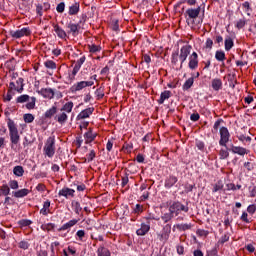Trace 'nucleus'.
I'll return each mask as SVG.
<instances>
[{"mask_svg":"<svg viewBox=\"0 0 256 256\" xmlns=\"http://www.w3.org/2000/svg\"><path fill=\"white\" fill-rule=\"evenodd\" d=\"M25 83L23 78H18L16 82L12 81L9 83V89L11 91H17V93H23Z\"/></svg>","mask_w":256,"mask_h":256,"instance_id":"obj_8","label":"nucleus"},{"mask_svg":"<svg viewBox=\"0 0 256 256\" xmlns=\"http://www.w3.org/2000/svg\"><path fill=\"white\" fill-rule=\"evenodd\" d=\"M219 157H220L221 160L227 159V158L229 157V150H227V149H221V150L219 151Z\"/></svg>","mask_w":256,"mask_h":256,"instance_id":"obj_46","label":"nucleus"},{"mask_svg":"<svg viewBox=\"0 0 256 256\" xmlns=\"http://www.w3.org/2000/svg\"><path fill=\"white\" fill-rule=\"evenodd\" d=\"M54 31H55L57 37H59L60 39L67 38V32H65V30H63V28H61L59 25H57V24L54 25Z\"/></svg>","mask_w":256,"mask_h":256,"instance_id":"obj_24","label":"nucleus"},{"mask_svg":"<svg viewBox=\"0 0 256 256\" xmlns=\"http://www.w3.org/2000/svg\"><path fill=\"white\" fill-rule=\"evenodd\" d=\"M176 251H177L178 255H183L185 253V248L181 245H178L176 247Z\"/></svg>","mask_w":256,"mask_h":256,"instance_id":"obj_62","label":"nucleus"},{"mask_svg":"<svg viewBox=\"0 0 256 256\" xmlns=\"http://www.w3.org/2000/svg\"><path fill=\"white\" fill-rule=\"evenodd\" d=\"M93 111H95V108H93V107H89V108L82 110L77 116V121H81L83 119H89V117H91V115H93Z\"/></svg>","mask_w":256,"mask_h":256,"instance_id":"obj_14","label":"nucleus"},{"mask_svg":"<svg viewBox=\"0 0 256 256\" xmlns=\"http://www.w3.org/2000/svg\"><path fill=\"white\" fill-rule=\"evenodd\" d=\"M230 151H232L236 155H241V156L247 155V153H249V150L241 146H233V145L231 146Z\"/></svg>","mask_w":256,"mask_h":256,"instance_id":"obj_21","label":"nucleus"},{"mask_svg":"<svg viewBox=\"0 0 256 256\" xmlns=\"http://www.w3.org/2000/svg\"><path fill=\"white\" fill-rule=\"evenodd\" d=\"M193 83H195V78L190 77L184 84H183V90L188 91V89H191L193 87Z\"/></svg>","mask_w":256,"mask_h":256,"instance_id":"obj_33","label":"nucleus"},{"mask_svg":"<svg viewBox=\"0 0 256 256\" xmlns=\"http://www.w3.org/2000/svg\"><path fill=\"white\" fill-rule=\"evenodd\" d=\"M223 189V182L218 181L216 184H214L212 192L217 193V191H221Z\"/></svg>","mask_w":256,"mask_h":256,"instance_id":"obj_44","label":"nucleus"},{"mask_svg":"<svg viewBox=\"0 0 256 256\" xmlns=\"http://www.w3.org/2000/svg\"><path fill=\"white\" fill-rule=\"evenodd\" d=\"M23 119L26 123H33L35 116H33V114H24Z\"/></svg>","mask_w":256,"mask_h":256,"instance_id":"obj_47","label":"nucleus"},{"mask_svg":"<svg viewBox=\"0 0 256 256\" xmlns=\"http://www.w3.org/2000/svg\"><path fill=\"white\" fill-rule=\"evenodd\" d=\"M178 62H179V54L178 53H173L172 54V63H173V65H177Z\"/></svg>","mask_w":256,"mask_h":256,"instance_id":"obj_57","label":"nucleus"},{"mask_svg":"<svg viewBox=\"0 0 256 256\" xmlns=\"http://www.w3.org/2000/svg\"><path fill=\"white\" fill-rule=\"evenodd\" d=\"M76 237H78L79 241H83V238L85 237V230H78L76 232Z\"/></svg>","mask_w":256,"mask_h":256,"instance_id":"obj_55","label":"nucleus"},{"mask_svg":"<svg viewBox=\"0 0 256 256\" xmlns=\"http://www.w3.org/2000/svg\"><path fill=\"white\" fill-rule=\"evenodd\" d=\"M72 207L76 215H79V213L83 211V208H81V204L79 202H72Z\"/></svg>","mask_w":256,"mask_h":256,"instance_id":"obj_41","label":"nucleus"},{"mask_svg":"<svg viewBox=\"0 0 256 256\" xmlns=\"http://www.w3.org/2000/svg\"><path fill=\"white\" fill-rule=\"evenodd\" d=\"M173 214L171 212L169 213H164L162 216H161V219L162 221H164V223H169V221H171V219H173Z\"/></svg>","mask_w":256,"mask_h":256,"instance_id":"obj_42","label":"nucleus"},{"mask_svg":"<svg viewBox=\"0 0 256 256\" xmlns=\"http://www.w3.org/2000/svg\"><path fill=\"white\" fill-rule=\"evenodd\" d=\"M49 207H51V201L47 200L43 204V208L40 210L41 215H49L51 213V210H49Z\"/></svg>","mask_w":256,"mask_h":256,"instance_id":"obj_28","label":"nucleus"},{"mask_svg":"<svg viewBox=\"0 0 256 256\" xmlns=\"http://www.w3.org/2000/svg\"><path fill=\"white\" fill-rule=\"evenodd\" d=\"M36 189L38 190V191H40V193H43L44 191H45V189H46V187H45V185L44 184H38L37 186H36Z\"/></svg>","mask_w":256,"mask_h":256,"instance_id":"obj_63","label":"nucleus"},{"mask_svg":"<svg viewBox=\"0 0 256 256\" xmlns=\"http://www.w3.org/2000/svg\"><path fill=\"white\" fill-rule=\"evenodd\" d=\"M37 94L44 97V99H53L55 97V91L51 88H42L37 90Z\"/></svg>","mask_w":256,"mask_h":256,"instance_id":"obj_12","label":"nucleus"},{"mask_svg":"<svg viewBox=\"0 0 256 256\" xmlns=\"http://www.w3.org/2000/svg\"><path fill=\"white\" fill-rule=\"evenodd\" d=\"M16 103H26L25 107L29 111L35 109V105L37 103V98L36 97H30L27 94H22L17 97Z\"/></svg>","mask_w":256,"mask_h":256,"instance_id":"obj_2","label":"nucleus"},{"mask_svg":"<svg viewBox=\"0 0 256 256\" xmlns=\"http://www.w3.org/2000/svg\"><path fill=\"white\" fill-rule=\"evenodd\" d=\"M11 99H13V91H10V88H9L7 95L4 97V101H11Z\"/></svg>","mask_w":256,"mask_h":256,"instance_id":"obj_56","label":"nucleus"},{"mask_svg":"<svg viewBox=\"0 0 256 256\" xmlns=\"http://www.w3.org/2000/svg\"><path fill=\"white\" fill-rule=\"evenodd\" d=\"M199 15H201V6H197L196 8H188L184 13L187 23H189V21L194 22L195 19L199 18Z\"/></svg>","mask_w":256,"mask_h":256,"instance_id":"obj_5","label":"nucleus"},{"mask_svg":"<svg viewBox=\"0 0 256 256\" xmlns=\"http://www.w3.org/2000/svg\"><path fill=\"white\" fill-rule=\"evenodd\" d=\"M10 194H11V188L9 187V184H3L0 188V195L7 197V195H10Z\"/></svg>","mask_w":256,"mask_h":256,"instance_id":"obj_30","label":"nucleus"},{"mask_svg":"<svg viewBox=\"0 0 256 256\" xmlns=\"http://www.w3.org/2000/svg\"><path fill=\"white\" fill-rule=\"evenodd\" d=\"M206 49H213V40L211 38L206 40Z\"/></svg>","mask_w":256,"mask_h":256,"instance_id":"obj_61","label":"nucleus"},{"mask_svg":"<svg viewBox=\"0 0 256 256\" xmlns=\"http://www.w3.org/2000/svg\"><path fill=\"white\" fill-rule=\"evenodd\" d=\"M191 45H184L180 49V54H179V60L181 62V67H183V63L187 61V58L189 55H191Z\"/></svg>","mask_w":256,"mask_h":256,"instance_id":"obj_10","label":"nucleus"},{"mask_svg":"<svg viewBox=\"0 0 256 256\" xmlns=\"http://www.w3.org/2000/svg\"><path fill=\"white\" fill-rule=\"evenodd\" d=\"M61 111H65L66 113H71L73 111V102H67L62 108Z\"/></svg>","mask_w":256,"mask_h":256,"instance_id":"obj_40","label":"nucleus"},{"mask_svg":"<svg viewBox=\"0 0 256 256\" xmlns=\"http://www.w3.org/2000/svg\"><path fill=\"white\" fill-rule=\"evenodd\" d=\"M67 28L70 29L68 33H72V35H76L79 33L80 26L79 24H74L73 22L68 23Z\"/></svg>","mask_w":256,"mask_h":256,"instance_id":"obj_27","label":"nucleus"},{"mask_svg":"<svg viewBox=\"0 0 256 256\" xmlns=\"http://www.w3.org/2000/svg\"><path fill=\"white\" fill-rule=\"evenodd\" d=\"M169 237H171V224H166L161 232L157 233V239L162 245H165L169 241Z\"/></svg>","mask_w":256,"mask_h":256,"instance_id":"obj_4","label":"nucleus"},{"mask_svg":"<svg viewBox=\"0 0 256 256\" xmlns=\"http://www.w3.org/2000/svg\"><path fill=\"white\" fill-rule=\"evenodd\" d=\"M49 9H51V4L48 2L36 5V13L39 17H43V11H49Z\"/></svg>","mask_w":256,"mask_h":256,"instance_id":"obj_15","label":"nucleus"},{"mask_svg":"<svg viewBox=\"0 0 256 256\" xmlns=\"http://www.w3.org/2000/svg\"><path fill=\"white\" fill-rule=\"evenodd\" d=\"M89 51L90 53H99L101 52V46L95 44L89 45Z\"/></svg>","mask_w":256,"mask_h":256,"instance_id":"obj_43","label":"nucleus"},{"mask_svg":"<svg viewBox=\"0 0 256 256\" xmlns=\"http://www.w3.org/2000/svg\"><path fill=\"white\" fill-rule=\"evenodd\" d=\"M211 85L214 91H221L223 89V81L219 78L213 79Z\"/></svg>","mask_w":256,"mask_h":256,"instance_id":"obj_25","label":"nucleus"},{"mask_svg":"<svg viewBox=\"0 0 256 256\" xmlns=\"http://www.w3.org/2000/svg\"><path fill=\"white\" fill-rule=\"evenodd\" d=\"M56 119L60 125H63V123H65V121L68 119L67 113H61L60 115L56 116Z\"/></svg>","mask_w":256,"mask_h":256,"instance_id":"obj_38","label":"nucleus"},{"mask_svg":"<svg viewBox=\"0 0 256 256\" xmlns=\"http://www.w3.org/2000/svg\"><path fill=\"white\" fill-rule=\"evenodd\" d=\"M189 69L192 71H195L199 67V55H197V52H193L189 56V63H188Z\"/></svg>","mask_w":256,"mask_h":256,"instance_id":"obj_11","label":"nucleus"},{"mask_svg":"<svg viewBox=\"0 0 256 256\" xmlns=\"http://www.w3.org/2000/svg\"><path fill=\"white\" fill-rule=\"evenodd\" d=\"M177 181H179L177 176L170 175L168 178H166L164 186L166 189H171V187H173Z\"/></svg>","mask_w":256,"mask_h":256,"instance_id":"obj_20","label":"nucleus"},{"mask_svg":"<svg viewBox=\"0 0 256 256\" xmlns=\"http://www.w3.org/2000/svg\"><path fill=\"white\" fill-rule=\"evenodd\" d=\"M18 247L20 249H24V250H27L29 249V242L28 241H25V240H22L18 243Z\"/></svg>","mask_w":256,"mask_h":256,"instance_id":"obj_49","label":"nucleus"},{"mask_svg":"<svg viewBox=\"0 0 256 256\" xmlns=\"http://www.w3.org/2000/svg\"><path fill=\"white\" fill-rule=\"evenodd\" d=\"M93 85H95L93 81H80L70 87V92L79 93V91H83L87 87H93Z\"/></svg>","mask_w":256,"mask_h":256,"instance_id":"obj_7","label":"nucleus"},{"mask_svg":"<svg viewBox=\"0 0 256 256\" xmlns=\"http://www.w3.org/2000/svg\"><path fill=\"white\" fill-rule=\"evenodd\" d=\"M245 19H240L236 22L237 29H243L245 27Z\"/></svg>","mask_w":256,"mask_h":256,"instance_id":"obj_54","label":"nucleus"},{"mask_svg":"<svg viewBox=\"0 0 256 256\" xmlns=\"http://www.w3.org/2000/svg\"><path fill=\"white\" fill-rule=\"evenodd\" d=\"M8 186L10 189L17 190L19 189V182L17 180H10Z\"/></svg>","mask_w":256,"mask_h":256,"instance_id":"obj_45","label":"nucleus"},{"mask_svg":"<svg viewBox=\"0 0 256 256\" xmlns=\"http://www.w3.org/2000/svg\"><path fill=\"white\" fill-rule=\"evenodd\" d=\"M196 147L199 149V151H203L205 149V143L202 141H196Z\"/></svg>","mask_w":256,"mask_h":256,"instance_id":"obj_58","label":"nucleus"},{"mask_svg":"<svg viewBox=\"0 0 256 256\" xmlns=\"http://www.w3.org/2000/svg\"><path fill=\"white\" fill-rule=\"evenodd\" d=\"M171 97V91L166 90L160 94V99L158 100L159 105H163L167 99Z\"/></svg>","mask_w":256,"mask_h":256,"instance_id":"obj_26","label":"nucleus"},{"mask_svg":"<svg viewBox=\"0 0 256 256\" xmlns=\"http://www.w3.org/2000/svg\"><path fill=\"white\" fill-rule=\"evenodd\" d=\"M239 189H241V185L237 184H233V183H228L226 184V191H239Z\"/></svg>","mask_w":256,"mask_h":256,"instance_id":"obj_37","label":"nucleus"},{"mask_svg":"<svg viewBox=\"0 0 256 256\" xmlns=\"http://www.w3.org/2000/svg\"><path fill=\"white\" fill-rule=\"evenodd\" d=\"M193 225L191 223L186 224H176L173 226V231L177 229V231H189L191 230Z\"/></svg>","mask_w":256,"mask_h":256,"instance_id":"obj_23","label":"nucleus"},{"mask_svg":"<svg viewBox=\"0 0 256 256\" xmlns=\"http://www.w3.org/2000/svg\"><path fill=\"white\" fill-rule=\"evenodd\" d=\"M29 193H31V191H29V189L23 188V189H20L17 191H13L12 195L16 199H23V197H27V195H29Z\"/></svg>","mask_w":256,"mask_h":256,"instance_id":"obj_18","label":"nucleus"},{"mask_svg":"<svg viewBox=\"0 0 256 256\" xmlns=\"http://www.w3.org/2000/svg\"><path fill=\"white\" fill-rule=\"evenodd\" d=\"M229 233H225L218 241V243H220L221 245H223L224 243H227V241H229Z\"/></svg>","mask_w":256,"mask_h":256,"instance_id":"obj_51","label":"nucleus"},{"mask_svg":"<svg viewBox=\"0 0 256 256\" xmlns=\"http://www.w3.org/2000/svg\"><path fill=\"white\" fill-rule=\"evenodd\" d=\"M96 137L97 133H93V129L90 128L89 131L84 134L85 143H93Z\"/></svg>","mask_w":256,"mask_h":256,"instance_id":"obj_22","label":"nucleus"},{"mask_svg":"<svg viewBox=\"0 0 256 256\" xmlns=\"http://www.w3.org/2000/svg\"><path fill=\"white\" fill-rule=\"evenodd\" d=\"M224 45H225L226 51H231V49H233V45H234L233 39L231 37L226 38Z\"/></svg>","mask_w":256,"mask_h":256,"instance_id":"obj_34","label":"nucleus"},{"mask_svg":"<svg viewBox=\"0 0 256 256\" xmlns=\"http://www.w3.org/2000/svg\"><path fill=\"white\" fill-rule=\"evenodd\" d=\"M77 223H79V219H72L70 221H68L67 223L63 224L58 231H69V229H71V227H75V225H77Z\"/></svg>","mask_w":256,"mask_h":256,"instance_id":"obj_19","label":"nucleus"},{"mask_svg":"<svg viewBox=\"0 0 256 256\" xmlns=\"http://www.w3.org/2000/svg\"><path fill=\"white\" fill-rule=\"evenodd\" d=\"M96 153L95 150H91L87 155H86V161L88 163H91L95 159Z\"/></svg>","mask_w":256,"mask_h":256,"instance_id":"obj_48","label":"nucleus"},{"mask_svg":"<svg viewBox=\"0 0 256 256\" xmlns=\"http://www.w3.org/2000/svg\"><path fill=\"white\" fill-rule=\"evenodd\" d=\"M148 231H151V225H149V223L148 224L141 223L140 228L136 230V234L139 237H143Z\"/></svg>","mask_w":256,"mask_h":256,"instance_id":"obj_17","label":"nucleus"},{"mask_svg":"<svg viewBox=\"0 0 256 256\" xmlns=\"http://www.w3.org/2000/svg\"><path fill=\"white\" fill-rule=\"evenodd\" d=\"M59 197H65L69 199V197H75V190L71 188H63L58 193Z\"/></svg>","mask_w":256,"mask_h":256,"instance_id":"obj_16","label":"nucleus"},{"mask_svg":"<svg viewBox=\"0 0 256 256\" xmlns=\"http://www.w3.org/2000/svg\"><path fill=\"white\" fill-rule=\"evenodd\" d=\"M216 61L223 62L225 60V52L222 50H217L215 53Z\"/></svg>","mask_w":256,"mask_h":256,"instance_id":"obj_36","label":"nucleus"},{"mask_svg":"<svg viewBox=\"0 0 256 256\" xmlns=\"http://www.w3.org/2000/svg\"><path fill=\"white\" fill-rule=\"evenodd\" d=\"M97 255L98 256H111V252L109 251V249L101 246L97 250Z\"/></svg>","mask_w":256,"mask_h":256,"instance_id":"obj_32","label":"nucleus"},{"mask_svg":"<svg viewBox=\"0 0 256 256\" xmlns=\"http://www.w3.org/2000/svg\"><path fill=\"white\" fill-rule=\"evenodd\" d=\"M9 133H10V141L12 145H17L21 139V136H19V130L17 129V125H15V122L11 119L7 122Z\"/></svg>","mask_w":256,"mask_h":256,"instance_id":"obj_1","label":"nucleus"},{"mask_svg":"<svg viewBox=\"0 0 256 256\" xmlns=\"http://www.w3.org/2000/svg\"><path fill=\"white\" fill-rule=\"evenodd\" d=\"M29 35H31V29L28 27L16 30L12 33V37H14V39H21V37H27Z\"/></svg>","mask_w":256,"mask_h":256,"instance_id":"obj_13","label":"nucleus"},{"mask_svg":"<svg viewBox=\"0 0 256 256\" xmlns=\"http://www.w3.org/2000/svg\"><path fill=\"white\" fill-rule=\"evenodd\" d=\"M57 113V106H52L49 110H47L44 114V117L46 119H51V117H53V115H55Z\"/></svg>","mask_w":256,"mask_h":256,"instance_id":"obj_31","label":"nucleus"},{"mask_svg":"<svg viewBox=\"0 0 256 256\" xmlns=\"http://www.w3.org/2000/svg\"><path fill=\"white\" fill-rule=\"evenodd\" d=\"M169 212L173 214V216L177 217L178 215H181V212L188 213L189 212V206L183 205L181 202H173L169 206Z\"/></svg>","mask_w":256,"mask_h":256,"instance_id":"obj_3","label":"nucleus"},{"mask_svg":"<svg viewBox=\"0 0 256 256\" xmlns=\"http://www.w3.org/2000/svg\"><path fill=\"white\" fill-rule=\"evenodd\" d=\"M243 9L245 10V12L247 13V15H251V8L249 5V2H244L242 4Z\"/></svg>","mask_w":256,"mask_h":256,"instance_id":"obj_53","label":"nucleus"},{"mask_svg":"<svg viewBox=\"0 0 256 256\" xmlns=\"http://www.w3.org/2000/svg\"><path fill=\"white\" fill-rule=\"evenodd\" d=\"M246 247V250L249 252V253H255V245L253 244H248L245 246Z\"/></svg>","mask_w":256,"mask_h":256,"instance_id":"obj_59","label":"nucleus"},{"mask_svg":"<svg viewBox=\"0 0 256 256\" xmlns=\"http://www.w3.org/2000/svg\"><path fill=\"white\" fill-rule=\"evenodd\" d=\"M44 67H46V69H57V64L52 61V60H47L46 62H44Z\"/></svg>","mask_w":256,"mask_h":256,"instance_id":"obj_39","label":"nucleus"},{"mask_svg":"<svg viewBox=\"0 0 256 256\" xmlns=\"http://www.w3.org/2000/svg\"><path fill=\"white\" fill-rule=\"evenodd\" d=\"M43 151L44 154L49 158L55 155V137H49L46 140Z\"/></svg>","mask_w":256,"mask_h":256,"instance_id":"obj_6","label":"nucleus"},{"mask_svg":"<svg viewBox=\"0 0 256 256\" xmlns=\"http://www.w3.org/2000/svg\"><path fill=\"white\" fill-rule=\"evenodd\" d=\"M230 137L231 134H229V129H227V127L220 128L219 145H221V147H227V143H229Z\"/></svg>","mask_w":256,"mask_h":256,"instance_id":"obj_9","label":"nucleus"},{"mask_svg":"<svg viewBox=\"0 0 256 256\" xmlns=\"http://www.w3.org/2000/svg\"><path fill=\"white\" fill-rule=\"evenodd\" d=\"M31 220H27V219H22L18 222L20 227H29V225H31Z\"/></svg>","mask_w":256,"mask_h":256,"instance_id":"obj_50","label":"nucleus"},{"mask_svg":"<svg viewBox=\"0 0 256 256\" xmlns=\"http://www.w3.org/2000/svg\"><path fill=\"white\" fill-rule=\"evenodd\" d=\"M206 256H217V249L208 251Z\"/></svg>","mask_w":256,"mask_h":256,"instance_id":"obj_64","label":"nucleus"},{"mask_svg":"<svg viewBox=\"0 0 256 256\" xmlns=\"http://www.w3.org/2000/svg\"><path fill=\"white\" fill-rule=\"evenodd\" d=\"M79 9H80V5L78 2H75L74 4H72L71 6H69V15H77V13H79Z\"/></svg>","mask_w":256,"mask_h":256,"instance_id":"obj_29","label":"nucleus"},{"mask_svg":"<svg viewBox=\"0 0 256 256\" xmlns=\"http://www.w3.org/2000/svg\"><path fill=\"white\" fill-rule=\"evenodd\" d=\"M13 173H14V175H16V177H23L25 170H23L22 166H16L13 169Z\"/></svg>","mask_w":256,"mask_h":256,"instance_id":"obj_35","label":"nucleus"},{"mask_svg":"<svg viewBox=\"0 0 256 256\" xmlns=\"http://www.w3.org/2000/svg\"><path fill=\"white\" fill-rule=\"evenodd\" d=\"M57 13H63L65 11V2H61L56 7Z\"/></svg>","mask_w":256,"mask_h":256,"instance_id":"obj_52","label":"nucleus"},{"mask_svg":"<svg viewBox=\"0 0 256 256\" xmlns=\"http://www.w3.org/2000/svg\"><path fill=\"white\" fill-rule=\"evenodd\" d=\"M200 115H199V113H193V114H191V116H190V119H191V121H199V119H200Z\"/></svg>","mask_w":256,"mask_h":256,"instance_id":"obj_60","label":"nucleus"}]
</instances>
